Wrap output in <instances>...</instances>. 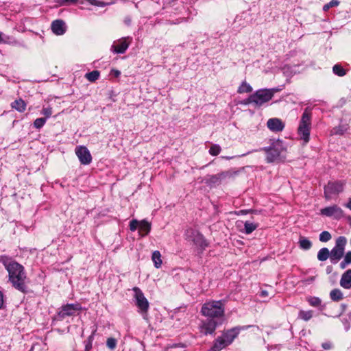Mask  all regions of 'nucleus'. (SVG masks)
<instances>
[{
	"label": "nucleus",
	"instance_id": "1",
	"mask_svg": "<svg viewBox=\"0 0 351 351\" xmlns=\"http://www.w3.org/2000/svg\"><path fill=\"white\" fill-rule=\"evenodd\" d=\"M3 265L8 272V280L12 287L23 293H27L25 282L27 276L24 267L15 261H4Z\"/></svg>",
	"mask_w": 351,
	"mask_h": 351
},
{
	"label": "nucleus",
	"instance_id": "2",
	"mask_svg": "<svg viewBox=\"0 0 351 351\" xmlns=\"http://www.w3.org/2000/svg\"><path fill=\"white\" fill-rule=\"evenodd\" d=\"M261 150L266 153V162L267 163L282 161L286 158L287 149L282 141H275L269 147H263Z\"/></svg>",
	"mask_w": 351,
	"mask_h": 351
},
{
	"label": "nucleus",
	"instance_id": "3",
	"mask_svg": "<svg viewBox=\"0 0 351 351\" xmlns=\"http://www.w3.org/2000/svg\"><path fill=\"white\" fill-rule=\"evenodd\" d=\"M201 314L209 319H215L224 316L225 308L223 300H212L205 302L201 308Z\"/></svg>",
	"mask_w": 351,
	"mask_h": 351
},
{
	"label": "nucleus",
	"instance_id": "4",
	"mask_svg": "<svg viewBox=\"0 0 351 351\" xmlns=\"http://www.w3.org/2000/svg\"><path fill=\"white\" fill-rule=\"evenodd\" d=\"M239 171L229 169L215 175H207L203 182L208 186L213 187L228 180H234L239 175Z\"/></svg>",
	"mask_w": 351,
	"mask_h": 351
},
{
	"label": "nucleus",
	"instance_id": "5",
	"mask_svg": "<svg viewBox=\"0 0 351 351\" xmlns=\"http://www.w3.org/2000/svg\"><path fill=\"white\" fill-rule=\"evenodd\" d=\"M311 112L306 108L302 115L299 127L298 128V134L300 138L304 141L306 144L310 140V131L311 128Z\"/></svg>",
	"mask_w": 351,
	"mask_h": 351
},
{
	"label": "nucleus",
	"instance_id": "6",
	"mask_svg": "<svg viewBox=\"0 0 351 351\" xmlns=\"http://www.w3.org/2000/svg\"><path fill=\"white\" fill-rule=\"evenodd\" d=\"M134 292L135 304L138 308V312L143 316L144 319H147L148 316V311L149 308V303L145 297L144 293L137 287L132 289Z\"/></svg>",
	"mask_w": 351,
	"mask_h": 351
},
{
	"label": "nucleus",
	"instance_id": "7",
	"mask_svg": "<svg viewBox=\"0 0 351 351\" xmlns=\"http://www.w3.org/2000/svg\"><path fill=\"white\" fill-rule=\"evenodd\" d=\"M278 89H260L253 93V101L255 107H261L265 103L269 101L274 97V93L278 92Z\"/></svg>",
	"mask_w": 351,
	"mask_h": 351
},
{
	"label": "nucleus",
	"instance_id": "8",
	"mask_svg": "<svg viewBox=\"0 0 351 351\" xmlns=\"http://www.w3.org/2000/svg\"><path fill=\"white\" fill-rule=\"evenodd\" d=\"M347 244V239L344 236H340L335 241V245L330 251V261L337 263L340 261L344 255L345 247Z\"/></svg>",
	"mask_w": 351,
	"mask_h": 351
},
{
	"label": "nucleus",
	"instance_id": "9",
	"mask_svg": "<svg viewBox=\"0 0 351 351\" xmlns=\"http://www.w3.org/2000/svg\"><path fill=\"white\" fill-rule=\"evenodd\" d=\"M345 183L343 181L328 182L324 186V197L330 200L332 195L339 194L343 191Z\"/></svg>",
	"mask_w": 351,
	"mask_h": 351
},
{
	"label": "nucleus",
	"instance_id": "10",
	"mask_svg": "<svg viewBox=\"0 0 351 351\" xmlns=\"http://www.w3.org/2000/svg\"><path fill=\"white\" fill-rule=\"evenodd\" d=\"M58 316L60 319H64L66 317L73 316L77 311H80L82 307L80 304H67L63 305L60 308Z\"/></svg>",
	"mask_w": 351,
	"mask_h": 351
},
{
	"label": "nucleus",
	"instance_id": "11",
	"mask_svg": "<svg viewBox=\"0 0 351 351\" xmlns=\"http://www.w3.org/2000/svg\"><path fill=\"white\" fill-rule=\"evenodd\" d=\"M131 40V38L128 37L121 38L117 40L114 41L112 45L111 46V51L114 53H124L129 47Z\"/></svg>",
	"mask_w": 351,
	"mask_h": 351
},
{
	"label": "nucleus",
	"instance_id": "12",
	"mask_svg": "<svg viewBox=\"0 0 351 351\" xmlns=\"http://www.w3.org/2000/svg\"><path fill=\"white\" fill-rule=\"evenodd\" d=\"M321 215L329 217H334L336 219H340L343 217V210L337 205H332L320 210Z\"/></svg>",
	"mask_w": 351,
	"mask_h": 351
},
{
	"label": "nucleus",
	"instance_id": "13",
	"mask_svg": "<svg viewBox=\"0 0 351 351\" xmlns=\"http://www.w3.org/2000/svg\"><path fill=\"white\" fill-rule=\"evenodd\" d=\"M75 154L79 158L81 164L86 165H89L92 161V156L87 149L84 146H78L75 148Z\"/></svg>",
	"mask_w": 351,
	"mask_h": 351
},
{
	"label": "nucleus",
	"instance_id": "14",
	"mask_svg": "<svg viewBox=\"0 0 351 351\" xmlns=\"http://www.w3.org/2000/svg\"><path fill=\"white\" fill-rule=\"evenodd\" d=\"M217 326V322L215 319H208L207 320L202 321L200 326L201 332L205 335H212L215 332Z\"/></svg>",
	"mask_w": 351,
	"mask_h": 351
},
{
	"label": "nucleus",
	"instance_id": "15",
	"mask_svg": "<svg viewBox=\"0 0 351 351\" xmlns=\"http://www.w3.org/2000/svg\"><path fill=\"white\" fill-rule=\"evenodd\" d=\"M267 126L271 131L278 132L283 130L285 124L280 119L271 118L267 121Z\"/></svg>",
	"mask_w": 351,
	"mask_h": 351
},
{
	"label": "nucleus",
	"instance_id": "16",
	"mask_svg": "<svg viewBox=\"0 0 351 351\" xmlns=\"http://www.w3.org/2000/svg\"><path fill=\"white\" fill-rule=\"evenodd\" d=\"M240 332V328H233L230 330H228L223 333L221 336V338L226 341V343L229 346L232 343L234 339L238 336Z\"/></svg>",
	"mask_w": 351,
	"mask_h": 351
},
{
	"label": "nucleus",
	"instance_id": "17",
	"mask_svg": "<svg viewBox=\"0 0 351 351\" xmlns=\"http://www.w3.org/2000/svg\"><path fill=\"white\" fill-rule=\"evenodd\" d=\"M52 32L58 36L62 35L66 32L65 23L62 20H55L51 23Z\"/></svg>",
	"mask_w": 351,
	"mask_h": 351
},
{
	"label": "nucleus",
	"instance_id": "18",
	"mask_svg": "<svg viewBox=\"0 0 351 351\" xmlns=\"http://www.w3.org/2000/svg\"><path fill=\"white\" fill-rule=\"evenodd\" d=\"M152 224L145 219L140 221L138 234L141 237L147 236L151 231Z\"/></svg>",
	"mask_w": 351,
	"mask_h": 351
},
{
	"label": "nucleus",
	"instance_id": "19",
	"mask_svg": "<svg viewBox=\"0 0 351 351\" xmlns=\"http://www.w3.org/2000/svg\"><path fill=\"white\" fill-rule=\"evenodd\" d=\"M340 285L346 289L351 288V269H348L342 274Z\"/></svg>",
	"mask_w": 351,
	"mask_h": 351
},
{
	"label": "nucleus",
	"instance_id": "20",
	"mask_svg": "<svg viewBox=\"0 0 351 351\" xmlns=\"http://www.w3.org/2000/svg\"><path fill=\"white\" fill-rule=\"evenodd\" d=\"M228 345L226 343L223 338L218 337L214 341L213 346L208 351H221L226 348Z\"/></svg>",
	"mask_w": 351,
	"mask_h": 351
},
{
	"label": "nucleus",
	"instance_id": "21",
	"mask_svg": "<svg viewBox=\"0 0 351 351\" xmlns=\"http://www.w3.org/2000/svg\"><path fill=\"white\" fill-rule=\"evenodd\" d=\"M26 103L23 99L19 98L11 103V107L19 112H23L26 109Z\"/></svg>",
	"mask_w": 351,
	"mask_h": 351
},
{
	"label": "nucleus",
	"instance_id": "22",
	"mask_svg": "<svg viewBox=\"0 0 351 351\" xmlns=\"http://www.w3.org/2000/svg\"><path fill=\"white\" fill-rule=\"evenodd\" d=\"M299 246L302 250H308L312 247V242L304 237H300L299 241Z\"/></svg>",
	"mask_w": 351,
	"mask_h": 351
},
{
	"label": "nucleus",
	"instance_id": "23",
	"mask_svg": "<svg viewBox=\"0 0 351 351\" xmlns=\"http://www.w3.org/2000/svg\"><path fill=\"white\" fill-rule=\"evenodd\" d=\"M330 298L334 302H339L343 298V295L340 289H334L330 292Z\"/></svg>",
	"mask_w": 351,
	"mask_h": 351
},
{
	"label": "nucleus",
	"instance_id": "24",
	"mask_svg": "<svg viewBox=\"0 0 351 351\" xmlns=\"http://www.w3.org/2000/svg\"><path fill=\"white\" fill-rule=\"evenodd\" d=\"M330 258V252L327 247H323L317 253V259L320 261H325Z\"/></svg>",
	"mask_w": 351,
	"mask_h": 351
},
{
	"label": "nucleus",
	"instance_id": "25",
	"mask_svg": "<svg viewBox=\"0 0 351 351\" xmlns=\"http://www.w3.org/2000/svg\"><path fill=\"white\" fill-rule=\"evenodd\" d=\"M152 259L156 268H160L161 267L162 261L161 259V254L159 251L156 250L152 253Z\"/></svg>",
	"mask_w": 351,
	"mask_h": 351
},
{
	"label": "nucleus",
	"instance_id": "26",
	"mask_svg": "<svg viewBox=\"0 0 351 351\" xmlns=\"http://www.w3.org/2000/svg\"><path fill=\"white\" fill-rule=\"evenodd\" d=\"M258 225L257 223H254L249 221H246L244 223V231L243 232L246 234H250L253 231H254L258 228Z\"/></svg>",
	"mask_w": 351,
	"mask_h": 351
},
{
	"label": "nucleus",
	"instance_id": "27",
	"mask_svg": "<svg viewBox=\"0 0 351 351\" xmlns=\"http://www.w3.org/2000/svg\"><path fill=\"white\" fill-rule=\"evenodd\" d=\"M100 73L97 70H94L91 72L87 73L85 77L90 82H95L99 77Z\"/></svg>",
	"mask_w": 351,
	"mask_h": 351
},
{
	"label": "nucleus",
	"instance_id": "28",
	"mask_svg": "<svg viewBox=\"0 0 351 351\" xmlns=\"http://www.w3.org/2000/svg\"><path fill=\"white\" fill-rule=\"evenodd\" d=\"M252 91V87L246 82V81H244L242 82L241 86L238 88L237 93L242 94L245 93H251Z\"/></svg>",
	"mask_w": 351,
	"mask_h": 351
},
{
	"label": "nucleus",
	"instance_id": "29",
	"mask_svg": "<svg viewBox=\"0 0 351 351\" xmlns=\"http://www.w3.org/2000/svg\"><path fill=\"white\" fill-rule=\"evenodd\" d=\"M313 311H305L301 310L299 312L298 317H299V318L307 322L313 317Z\"/></svg>",
	"mask_w": 351,
	"mask_h": 351
},
{
	"label": "nucleus",
	"instance_id": "30",
	"mask_svg": "<svg viewBox=\"0 0 351 351\" xmlns=\"http://www.w3.org/2000/svg\"><path fill=\"white\" fill-rule=\"evenodd\" d=\"M333 73L339 76L343 77L346 74V70L340 64H335L332 67Z\"/></svg>",
	"mask_w": 351,
	"mask_h": 351
},
{
	"label": "nucleus",
	"instance_id": "31",
	"mask_svg": "<svg viewBox=\"0 0 351 351\" xmlns=\"http://www.w3.org/2000/svg\"><path fill=\"white\" fill-rule=\"evenodd\" d=\"M306 300L311 306L314 307L319 306L322 303L321 299L317 297L310 296L307 298Z\"/></svg>",
	"mask_w": 351,
	"mask_h": 351
},
{
	"label": "nucleus",
	"instance_id": "32",
	"mask_svg": "<svg viewBox=\"0 0 351 351\" xmlns=\"http://www.w3.org/2000/svg\"><path fill=\"white\" fill-rule=\"evenodd\" d=\"M221 150V147L219 145L213 144L210 147L209 154L213 156H216L219 154Z\"/></svg>",
	"mask_w": 351,
	"mask_h": 351
},
{
	"label": "nucleus",
	"instance_id": "33",
	"mask_svg": "<svg viewBox=\"0 0 351 351\" xmlns=\"http://www.w3.org/2000/svg\"><path fill=\"white\" fill-rule=\"evenodd\" d=\"M117 344V340L114 337H109L106 341V346L111 350H114Z\"/></svg>",
	"mask_w": 351,
	"mask_h": 351
},
{
	"label": "nucleus",
	"instance_id": "34",
	"mask_svg": "<svg viewBox=\"0 0 351 351\" xmlns=\"http://www.w3.org/2000/svg\"><path fill=\"white\" fill-rule=\"evenodd\" d=\"M331 238V234L328 231L322 232L319 237V241L322 242H328Z\"/></svg>",
	"mask_w": 351,
	"mask_h": 351
},
{
	"label": "nucleus",
	"instance_id": "35",
	"mask_svg": "<svg viewBox=\"0 0 351 351\" xmlns=\"http://www.w3.org/2000/svg\"><path fill=\"white\" fill-rule=\"evenodd\" d=\"M46 118H37L34 122V126L36 129H40L46 123Z\"/></svg>",
	"mask_w": 351,
	"mask_h": 351
},
{
	"label": "nucleus",
	"instance_id": "36",
	"mask_svg": "<svg viewBox=\"0 0 351 351\" xmlns=\"http://www.w3.org/2000/svg\"><path fill=\"white\" fill-rule=\"evenodd\" d=\"M339 5V1L338 0H332L329 3L325 4L323 7V10L326 12L330 8L338 6Z\"/></svg>",
	"mask_w": 351,
	"mask_h": 351
},
{
	"label": "nucleus",
	"instance_id": "37",
	"mask_svg": "<svg viewBox=\"0 0 351 351\" xmlns=\"http://www.w3.org/2000/svg\"><path fill=\"white\" fill-rule=\"evenodd\" d=\"M93 336H88L87 339L84 341L85 349L84 351H90L93 347Z\"/></svg>",
	"mask_w": 351,
	"mask_h": 351
},
{
	"label": "nucleus",
	"instance_id": "38",
	"mask_svg": "<svg viewBox=\"0 0 351 351\" xmlns=\"http://www.w3.org/2000/svg\"><path fill=\"white\" fill-rule=\"evenodd\" d=\"M140 221L137 219H132L130 222V230L132 232L135 231L137 228H138Z\"/></svg>",
	"mask_w": 351,
	"mask_h": 351
},
{
	"label": "nucleus",
	"instance_id": "39",
	"mask_svg": "<svg viewBox=\"0 0 351 351\" xmlns=\"http://www.w3.org/2000/svg\"><path fill=\"white\" fill-rule=\"evenodd\" d=\"M53 112L51 107L43 108L42 110V114L45 116V118H49L51 116Z\"/></svg>",
	"mask_w": 351,
	"mask_h": 351
},
{
	"label": "nucleus",
	"instance_id": "40",
	"mask_svg": "<svg viewBox=\"0 0 351 351\" xmlns=\"http://www.w3.org/2000/svg\"><path fill=\"white\" fill-rule=\"evenodd\" d=\"M252 97H253V94H252L251 95H250L248 97V98H247L246 99H245L243 102V104H245V105H247V104H253L254 105V101H253V99H252Z\"/></svg>",
	"mask_w": 351,
	"mask_h": 351
},
{
	"label": "nucleus",
	"instance_id": "41",
	"mask_svg": "<svg viewBox=\"0 0 351 351\" xmlns=\"http://www.w3.org/2000/svg\"><path fill=\"white\" fill-rule=\"evenodd\" d=\"M346 262H348V264H351V251L348 252L344 256V258Z\"/></svg>",
	"mask_w": 351,
	"mask_h": 351
},
{
	"label": "nucleus",
	"instance_id": "42",
	"mask_svg": "<svg viewBox=\"0 0 351 351\" xmlns=\"http://www.w3.org/2000/svg\"><path fill=\"white\" fill-rule=\"evenodd\" d=\"M110 74L112 75L115 77H119V75H121V71L117 69H112L110 71Z\"/></svg>",
	"mask_w": 351,
	"mask_h": 351
},
{
	"label": "nucleus",
	"instance_id": "43",
	"mask_svg": "<svg viewBox=\"0 0 351 351\" xmlns=\"http://www.w3.org/2000/svg\"><path fill=\"white\" fill-rule=\"evenodd\" d=\"M322 346L325 350H329L331 348V344H330V343H328V342L323 343Z\"/></svg>",
	"mask_w": 351,
	"mask_h": 351
},
{
	"label": "nucleus",
	"instance_id": "44",
	"mask_svg": "<svg viewBox=\"0 0 351 351\" xmlns=\"http://www.w3.org/2000/svg\"><path fill=\"white\" fill-rule=\"evenodd\" d=\"M348 262H346L345 260L343 259L341 263H340V268L343 269H345L348 265Z\"/></svg>",
	"mask_w": 351,
	"mask_h": 351
},
{
	"label": "nucleus",
	"instance_id": "45",
	"mask_svg": "<svg viewBox=\"0 0 351 351\" xmlns=\"http://www.w3.org/2000/svg\"><path fill=\"white\" fill-rule=\"evenodd\" d=\"M3 304H4V302H3V294L0 291V309L3 307Z\"/></svg>",
	"mask_w": 351,
	"mask_h": 351
},
{
	"label": "nucleus",
	"instance_id": "46",
	"mask_svg": "<svg viewBox=\"0 0 351 351\" xmlns=\"http://www.w3.org/2000/svg\"><path fill=\"white\" fill-rule=\"evenodd\" d=\"M62 3H75L77 0H60Z\"/></svg>",
	"mask_w": 351,
	"mask_h": 351
},
{
	"label": "nucleus",
	"instance_id": "47",
	"mask_svg": "<svg viewBox=\"0 0 351 351\" xmlns=\"http://www.w3.org/2000/svg\"><path fill=\"white\" fill-rule=\"evenodd\" d=\"M255 212L254 210H240V213L242 214V215H247L248 213H252Z\"/></svg>",
	"mask_w": 351,
	"mask_h": 351
},
{
	"label": "nucleus",
	"instance_id": "48",
	"mask_svg": "<svg viewBox=\"0 0 351 351\" xmlns=\"http://www.w3.org/2000/svg\"><path fill=\"white\" fill-rule=\"evenodd\" d=\"M345 206L351 210V198L349 199L348 202L345 204Z\"/></svg>",
	"mask_w": 351,
	"mask_h": 351
},
{
	"label": "nucleus",
	"instance_id": "49",
	"mask_svg": "<svg viewBox=\"0 0 351 351\" xmlns=\"http://www.w3.org/2000/svg\"><path fill=\"white\" fill-rule=\"evenodd\" d=\"M267 295H268V293H267V291H261V296H267Z\"/></svg>",
	"mask_w": 351,
	"mask_h": 351
},
{
	"label": "nucleus",
	"instance_id": "50",
	"mask_svg": "<svg viewBox=\"0 0 351 351\" xmlns=\"http://www.w3.org/2000/svg\"><path fill=\"white\" fill-rule=\"evenodd\" d=\"M341 308H342V312L345 311L346 307H347V305L345 304H341Z\"/></svg>",
	"mask_w": 351,
	"mask_h": 351
},
{
	"label": "nucleus",
	"instance_id": "51",
	"mask_svg": "<svg viewBox=\"0 0 351 351\" xmlns=\"http://www.w3.org/2000/svg\"><path fill=\"white\" fill-rule=\"evenodd\" d=\"M96 331H97V329H95V330L92 332L91 335H90V336H93V340H94V337H95V333H96Z\"/></svg>",
	"mask_w": 351,
	"mask_h": 351
},
{
	"label": "nucleus",
	"instance_id": "52",
	"mask_svg": "<svg viewBox=\"0 0 351 351\" xmlns=\"http://www.w3.org/2000/svg\"><path fill=\"white\" fill-rule=\"evenodd\" d=\"M347 316L348 317V319L351 322V312L348 313Z\"/></svg>",
	"mask_w": 351,
	"mask_h": 351
},
{
	"label": "nucleus",
	"instance_id": "53",
	"mask_svg": "<svg viewBox=\"0 0 351 351\" xmlns=\"http://www.w3.org/2000/svg\"><path fill=\"white\" fill-rule=\"evenodd\" d=\"M1 34H2L0 32V43L2 41Z\"/></svg>",
	"mask_w": 351,
	"mask_h": 351
},
{
	"label": "nucleus",
	"instance_id": "54",
	"mask_svg": "<svg viewBox=\"0 0 351 351\" xmlns=\"http://www.w3.org/2000/svg\"><path fill=\"white\" fill-rule=\"evenodd\" d=\"M349 220H350V222H351V217H349Z\"/></svg>",
	"mask_w": 351,
	"mask_h": 351
},
{
	"label": "nucleus",
	"instance_id": "55",
	"mask_svg": "<svg viewBox=\"0 0 351 351\" xmlns=\"http://www.w3.org/2000/svg\"><path fill=\"white\" fill-rule=\"evenodd\" d=\"M73 351H77L76 350H73Z\"/></svg>",
	"mask_w": 351,
	"mask_h": 351
}]
</instances>
